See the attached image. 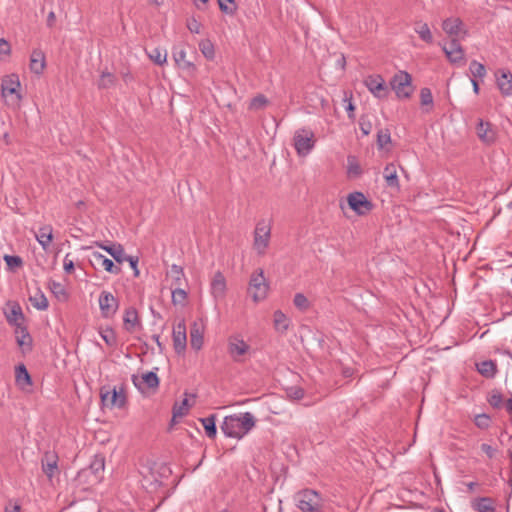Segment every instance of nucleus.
Here are the masks:
<instances>
[{"instance_id": "f257e3e1", "label": "nucleus", "mask_w": 512, "mask_h": 512, "mask_svg": "<svg viewBox=\"0 0 512 512\" xmlns=\"http://www.w3.org/2000/svg\"><path fill=\"white\" fill-rule=\"evenodd\" d=\"M102 408L123 409L127 405L126 387L122 384L119 388L116 386L104 385L99 391Z\"/></svg>"}, {"instance_id": "69168bd1", "label": "nucleus", "mask_w": 512, "mask_h": 512, "mask_svg": "<svg viewBox=\"0 0 512 512\" xmlns=\"http://www.w3.org/2000/svg\"><path fill=\"white\" fill-rule=\"evenodd\" d=\"M125 261H128L130 267L133 269L134 276L137 277L139 275L138 270V257L135 256H126Z\"/></svg>"}, {"instance_id": "7ed1b4c3", "label": "nucleus", "mask_w": 512, "mask_h": 512, "mask_svg": "<svg viewBox=\"0 0 512 512\" xmlns=\"http://www.w3.org/2000/svg\"><path fill=\"white\" fill-rule=\"evenodd\" d=\"M105 467V458L101 454H97L92 459L91 463L88 467L81 469L77 478L79 480H84L86 483L95 484L100 481L102 478V473Z\"/></svg>"}, {"instance_id": "0eeeda50", "label": "nucleus", "mask_w": 512, "mask_h": 512, "mask_svg": "<svg viewBox=\"0 0 512 512\" xmlns=\"http://www.w3.org/2000/svg\"><path fill=\"white\" fill-rule=\"evenodd\" d=\"M347 202L350 209L359 216L368 214L374 207V204L359 191L350 193L347 197Z\"/></svg>"}, {"instance_id": "c756f323", "label": "nucleus", "mask_w": 512, "mask_h": 512, "mask_svg": "<svg viewBox=\"0 0 512 512\" xmlns=\"http://www.w3.org/2000/svg\"><path fill=\"white\" fill-rule=\"evenodd\" d=\"M442 28L449 36L456 37L463 29V22L460 18H447L443 21Z\"/></svg>"}, {"instance_id": "13d9d810", "label": "nucleus", "mask_w": 512, "mask_h": 512, "mask_svg": "<svg viewBox=\"0 0 512 512\" xmlns=\"http://www.w3.org/2000/svg\"><path fill=\"white\" fill-rule=\"evenodd\" d=\"M420 101L422 106H433V96L429 88L424 87L420 90Z\"/></svg>"}, {"instance_id": "052dcab7", "label": "nucleus", "mask_w": 512, "mask_h": 512, "mask_svg": "<svg viewBox=\"0 0 512 512\" xmlns=\"http://www.w3.org/2000/svg\"><path fill=\"white\" fill-rule=\"evenodd\" d=\"M344 95L345 97L343 100L344 102H347L345 109L347 111L348 118L353 121L355 119V105L352 103V93L348 94L347 92H345Z\"/></svg>"}, {"instance_id": "4be33fe9", "label": "nucleus", "mask_w": 512, "mask_h": 512, "mask_svg": "<svg viewBox=\"0 0 512 512\" xmlns=\"http://www.w3.org/2000/svg\"><path fill=\"white\" fill-rule=\"evenodd\" d=\"M95 245L105 250L118 264H122L125 261V257L127 255L125 254L124 248L121 244L95 242Z\"/></svg>"}, {"instance_id": "49530a36", "label": "nucleus", "mask_w": 512, "mask_h": 512, "mask_svg": "<svg viewBox=\"0 0 512 512\" xmlns=\"http://www.w3.org/2000/svg\"><path fill=\"white\" fill-rule=\"evenodd\" d=\"M7 269L10 271H15L16 269L20 268L23 265V260L20 256L17 255H4L3 257Z\"/></svg>"}, {"instance_id": "c85d7f7f", "label": "nucleus", "mask_w": 512, "mask_h": 512, "mask_svg": "<svg viewBox=\"0 0 512 512\" xmlns=\"http://www.w3.org/2000/svg\"><path fill=\"white\" fill-rule=\"evenodd\" d=\"M123 324L125 330L128 332H133L136 326H140V320L136 308L129 307L125 310Z\"/></svg>"}, {"instance_id": "2eb2a0df", "label": "nucleus", "mask_w": 512, "mask_h": 512, "mask_svg": "<svg viewBox=\"0 0 512 512\" xmlns=\"http://www.w3.org/2000/svg\"><path fill=\"white\" fill-rule=\"evenodd\" d=\"M368 90L377 98H385L388 93L385 80L381 75L369 76L365 80Z\"/></svg>"}, {"instance_id": "680f3d73", "label": "nucleus", "mask_w": 512, "mask_h": 512, "mask_svg": "<svg viewBox=\"0 0 512 512\" xmlns=\"http://www.w3.org/2000/svg\"><path fill=\"white\" fill-rule=\"evenodd\" d=\"M267 103H268L267 98L264 95L260 94L251 100L250 108L251 109H262L266 106Z\"/></svg>"}, {"instance_id": "9d476101", "label": "nucleus", "mask_w": 512, "mask_h": 512, "mask_svg": "<svg viewBox=\"0 0 512 512\" xmlns=\"http://www.w3.org/2000/svg\"><path fill=\"white\" fill-rule=\"evenodd\" d=\"M270 240V228L264 223H258L254 231V247L259 255L265 253Z\"/></svg>"}, {"instance_id": "f3484780", "label": "nucleus", "mask_w": 512, "mask_h": 512, "mask_svg": "<svg viewBox=\"0 0 512 512\" xmlns=\"http://www.w3.org/2000/svg\"><path fill=\"white\" fill-rule=\"evenodd\" d=\"M16 342L23 354L29 353L33 349V338L30 335L27 326H18L15 329Z\"/></svg>"}, {"instance_id": "dca6fc26", "label": "nucleus", "mask_w": 512, "mask_h": 512, "mask_svg": "<svg viewBox=\"0 0 512 512\" xmlns=\"http://www.w3.org/2000/svg\"><path fill=\"white\" fill-rule=\"evenodd\" d=\"M20 88V81L17 74L6 75L1 81V93L3 97L8 95L16 94L17 99H21V95L18 93Z\"/></svg>"}, {"instance_id": "bf43d9fd", "label": "nucleus", "mask_w": 512, "mask_h": 512, "mask_svg": "<svg viewBox=\"0 0 512 512\" xmlns=\"http://www.w3.org/2000/svg\"><path fill=\"white\" fill-rule=\"evenodd\" d=\"M149 57L155 64L163 65L166 62L167 54L166 52L162 54L160 49L154 48L149 53Z\"/></svg>"}, {"instance_id": "4d7b16f0", "label": "nucleus", "mask_w": 512, "mask_h": 512, "mask_svg": "<svg viewBox=\"0 0 512 512\" xmlns=\"http://www.w3.org/2000/svg\"><path fill=\"white\" fill-rule=\"evenodd\" d=\"M359 127L363 135L367 136L372 131V123L368 118V115H361L359 118Z\"/></svg>"}, {"instance_id": "a878e982", "label": "nucleus", "mask_w": 512, "mask_h": 512, "mask_svg": "<svg viewBox=\"0 0 512 512\" xmlns=\"http://www.w3.org/2000/svg\"><path fill=\"white\" fill-rule=\"evenodd\" d=\"M211 294L215 299L223 298L226 291V279L222 272L217 271L210 284Z\"/></svg>"}, {"instance_id": "7c9ffc66", "label": "nucleus", "mask_w": 512, "mask_h": 512, "mask_svg": "<svg viewBox=\"0 0 512 512\" xmlns=\"http://www.w3.org/2000/svg\"><path fill=\"white\" fill-rule=\"evenodd\" d=\"M53 228L51 225H45L39 228L38 232L35 234L37 241L42 246L44 250H47L50 243L53 240Z\"/></svg>"}, {"instance_id": "72a5a7b5", "label": "nucleus", "mask_w": 512, "mask_h": 512, "mask_svg": "<svg viewBox=\"0 0 512 512\" xmlns=\"http://www.w3.org/2000/svg\"><path fill=\"white\" fill-rule=\"evenodd\" d=\"M473 510L478 512H494V500L490 497H479L471 502Z\"/></svg>"}, {"instance_id": "aec40b11", "label": "nucleus", "mask_w": 512, "mask_h": 512, "mask_svg": "<svg viewBox=\"0 0 512 512\" xmlns=\"http://www.w3.org/2000/svg\"><path fill=\"white\" fill-rule=\"evenodd\" d=\"M443 50L451 63H458L464 58V50L456 38H452Z\"/></svg>"}, {"instance_id": "f704fd0d", "label": "nucleus", "mask_w": 512, "mask_h": 512, "mask_svg": "<svg viewBox=\"0 0 512 512\" xmlns=\"http://www.w3.org/2000/svg\"><path fill=\"white\" fill-rule=\"evenodd\" d=\"M236 418H238L239 420L238 423L243 436L247 434L255 426V417L250 412H245L236 415Z\"/></svg>"}, {"instance_id": "412c9836", "label": "nucleus", "mask_w": 512, "mask_h": 512, "mask_svg": "<svg viewBox=\"0 0 512 512\" xmlns=\"http://www.w3.org/2000/svg\"><path fill=\"white\" fill-rule=\"evenodd\" d=\"M46 67V56L41 49H34L30 55L29 68L36 75H41Z\"/></svg>"}, {"instance_id": "0e129e2a", "label": "nucleus", "mask_w": 512, "mask_h": 512, "mask_svg": "<svg viewBox=\"0 0 512 512\" xmlns=\"http://www.w3.org/2000/svg\"><path fill=\"white\" fill-rule=\"evenodd\" d=\"M187 28L191 33L199 34L201 24L195 18H191L187 21Z\"/></svg>"}, {"instance_id": "c9c22d12", "label": "nucleus", "mask_w": 512, "mask_h": 512, "mask_svg": "<svg viewBox=\"0 0 512 512\" xmlns=\"http://www.w3.org/2000/svg\"><path fill=\"white\" fill-rule=\"evenodd\" d=\"M167 275L172 278L171 287H181L185 281L183 268L179 265L173 264Z\"/></svg>"}, {"instance_id": "a18cd8bd", "label": "nucleus", "mask_w": 512, "mask_h": 512, "mask_svg": "<svg viewBox=\"0 0 512 512\" xmlns=\"http://www.w3.org/2000/svg\"><path fill=\"white\" fill-rule=\"evenodd\" d=\"M469 70H470V72H471V74L473 76L472 79H476V78L482 79L486 75V68H485V66L482 63H480V62H478L476 60H472L470 62Z\"/></svg>"}, {"instance_id": "cd10ccee", "label": "nucleus", "mask_w": 512, "mask_h": 512, "mask_svg": "<svg viewBox=\"0 0 512 512\" xmlns=\"http://www.w3.org/2000/svg\"><path fill=\"white\" fill-rule=\"evenodd\" d=\"M190 345L196 351L203 346V327L197 322H193L190 327Z\"/></svg>"}, {"instance_id": "20e7f679", "label": "nucleus", "mask_w": 512, "mask_h": 512, "mask_svg": "<svg viewBox=\"0 0 512 512\" xmlns=\"http://www.w3.org/2000/svg\"><path fill=\"white\" fill-rule=\"evenodd\" d=\"M390 86L399 99H408L414 91L412 76L406 71H398L390 80Z\"/></svg>"}, {"instance_id": "de8ad7c7", "label": "nucleus", "mask_w": 512, "mask_h": 512, "mask_svg": "<svg viewBox=\"0 0 512 512\" xmlns=\"http://www.w3.org/2000/svg\"><path fill=\"white\" fill-rule=\"evenodd\" d=\"M116 78L110 72H102L98 81V87L100 89H108L115 84Z\"/></svg>"}, {"instance_id": "e2e57ef3", "label": "nucleus", "mask_w": 512, "mask_h": 512, "mask_svg": "<svg viewBox=\"0 0 512 512\" xmlns=\"http://www.w3.org/2000/svg\"><path fill=\"white\" fill-rule=\"evenodd\" d=\"M304 390L300 387H290L287 389V395L294 400H301L304 397Z\"/></svg>"}, {"instance_id": "1a4fd4ad", "label": "nucleus", "mask_w": 512, "mask_h": 512, "mask_svg": "<svg viewBox=\"0 0 512 512\" xmlns=\"http://www.w3.org/2000/svg\"><path fill=\"white\" fill-rule=\"evenodd\" d=\"M99 307L101 316L105 319L112 318L118 308H119V300L114 297L113 294L109 291L103 290L99 295Z\"/></svg>"}, {"instance_id": "3c124183", "label": "nucleus", "mask_w": 512, "mask_h": 512, "mask_svg": "<svg viewBox=\"0 0 512 512\" xmlns=\"http://www.w3.org/2000/svg\"><path fill=\"white\" fill-rule=\"evenodd\" d=\"M219 4V9L221 12L228 14V15H234L237 6L234 2V0H217Z\"/></svg>"}, {"instance_id": "a211bd4d", "label": "nucleus", "mask_w": 512, "mask_h": 512, "mask_svg": "<svg viewBox=\"0 0 512 512\" xmlns=\"http://www.w3.org/2000/svg\"><path fill=\"white\" fill-rule=\"evenodd\" d=\"M238 422L239 420L238 418H236V415L226 416L221 425L222 432L227 437L241 439L243 437V434L240 430Z\"/></svg>"}, {"instance_id": "c03bdc74", "label": "nucleus", "mask_w": 512, "mask_h": 512, "mask_svg": "<svg viewBox=\"0 0 512 512\" xmlns=\"http://www.w3.org/2000/svg\"><path fill=\"white\" fill-rule=\"evenodd\" d=\"M190 405L188 403V399L185 398L181 403L175 402L172 408L173 418L177 419L178 417L185 416L189 411Z\"/></svg>"}, {"instance_id": "423d86ee", "label": "nucleus", "mask_w": 512, "mask_h": 512, "mask_svg": "<svg viewBox=\"0 0 512 512\" xmlns=\"http://www.w3.org/2000/svg\"><path fill=\"white\" fill-rule=\"evenodd\" d=\"M294 147L300 156H306L315 144L314 133L311 130H297L293 137Z\"/></svg>"}, {"instance_id": "ea45409f", "label": "nucleus", "mask_w": 512, "mask_h": 512, "mask_svg": "<svg viewBox=\"0 0 512 512\" xmlns=\"http://www.w3.org/2000/svg\"><path fill=\"white\" fill-rule=\"evenodd\" d=\"M29 300L32 303L33 307L36 308L37 310L43 311L46 310L49 306L48 300L40 288H37L35 295L31 296Z\"/></svg>"}, {"instance_id": "b1692460", "label": "nucleus", "mask_w": 512, "mask_h": 512, "mask_svg": "<svg viewBox=\"0 0 512 512\" xmlns=\"http://www.w3.org/2000/svg\"><path fill=\"white\" fill-rule=\"evenodd\" d=\"M42 470L45 473V475L52 479L55 472L58 470V456L57 454L53 452H45L42 460Z\"/></svg>"}, {"instance_id": "58836bf2", "label": "nucleus", "mask_w": 512, "mask_h": 512, "mask_svg": "<svg viewBox=\"0 0 512 512\" xmlns=\"http://www.w3.org/2000/svg\"><path fill=\"white\" fill-rule=\"evenodd\" d=\"M273 322L275 329L281 333L286 332L289 327V320L281 310L274 312Z\"/></svg>"}, {"instance_id": "6e6d98bb", "label": "nucleus", "mask_w": 512, "mask_h": 512, "mask_svg": "<svg viewBox=\"0 0 512 512\" xmlns=\"http://www.w3.org/2000/svg\"><path fill=\"white\" fill-rule=\"evenodd\" d=\"M348 174L351 176H359L362 173V169L354 156L348 157Z\"/></svg>"}, {"instance_id": "bb28decb", "label": "nucleus", "mask_w": 512, "mask_h": 512, "mask_svg": "<svg viewBox=\"0 0 512 512\" xmlns=\"http://www.w3.org/2000/svg\"><path fill=\"white\" fill-rule=\"evenodd\" d=\"M92 257L98 265L105 269V271L115 275L121 273V267L116 265L111 259L105 257L103 254L99 252H93Z\"/></svg>"}, {"instance_id": "864d4df0", "label": "nucleus", "mask_w": 512, "mask_h": 512, "mask_svg": "<svg viewBox=\"0 0 512 512\" xmlns=\"http://www.w3.org/2000/svg\"><path fill=\"white\" fill-rule=\"evenodd\" d=\"M474 424L479 428V429H482V430H486L490 427L491 425V417L486 414V413H482V414H477L475 417H474Z\"/></svg>"}, {"instance_id": "393cba45", "label": "nucleus", "mask_w": 512, "mask_h": 512, "mask_svg": "<svg viewBox=\"0 0 512 512\" xmlns=\"http://www.w3.org/2000/svg\"><path fill=\"white\" fill-rule=\"evenodd\" d=\"M5 317L9 325L14 326L15 329L18 328V326H23V321L25 319V316L23 314L21 306L14 302L10 310L5 312Z\"/></svg>"}, {"instance_id": "6ab92c4d", "label": "nucleus", "mask_w": 512, "mask_h": 512, "mask_svg": "<svg viewBox=\"0 0 512 512\" xmlns=\"http://www.w3.org/2000/svg\"><path fill=\"white\" fill-rule=\"evenodd\" d=\"M476 133L479 139L485 144H492L496 141V132L493 130L492 124L483 121V119H478Z\"/></svg>"}, {"instance_id": "79ce46f5", "label": "nucleus", "mask_w": 512, "mask_h": 512, "mask_svg": "<svg viewBox=\"0 0 512 512\" xmlns=\"http://www.w3.org/2000/svg\"><path fill=\"white\" fill-rule=\"evenodd\" d=\"M48 288L53 293V295L59 300H67L68 294L66 292L65 287L55 280H50L48 283Z\"/></svg>"}, {"instance_id": "f03ea898", "label": "nucleus", "mask_w": 512, "mask_h": 512, "mask_svg": "<svg viewBox=\"0 0 512 512\" xmlns=\"http://www.w3.org/2000/svg\"><path fill=\"white\" fill-rule=\"evenodd\" d=\"M294 500L302 512H319L322 506L320 494L312 489L299 491Z\"/></svg>"}, {"instance_id": "e433bc0d", "label": "nucleus", "mask_w": 512, "mask_h": 512, "mask_svg": "<svg viewBox=\"0 0 512 512\" xmlns=\"http://www.w3.org/2000/svg\"><path fill=\"white\" fill-rule=\"evenodd\" d=\"M200 421L204 427L206 435L209 438L214 439L217 434L216 415L211 414L208 417L201 418Z\"/></svg>"}, {"instance_id": "5701e85b", "label": "nucleus", "mask_w": 512, "mask_h": 512, "mask_svg": "<svg viewBox=\"0 0 512 512\" xmlns=\"http://www.w3.org/2000/svg\"><path fill=\"white\" fill-rule=\"evenodd\" d=\"M15 384L21 390H26L27 387L33 384L32 377L23 363L15 367Z\"/></svg>"}, {"instance_id": "473e14b6", "label": "nucleus", "mask_w": 512, "mask_h": 512, "mask_svg": "<svg viewBox=\"0 0 512 512\" xmlns=\"http://www.w3.org/2000/svg\"><path fill=\"white\" fill-rule=\"evenodd\" d=\"M383 176L386 181V185L391 188H399V180L397 175L396 165L394 163H388L383 171Z\"/></svg>"}, {"instance_id": "ddd939ff", "label": "nucleus", "mask_w": 512, "mask_h": 512, "mask_svg": "<svg viewBox=\"0 0 512 512\" xmlns=\"http://www.w3.org/2000/svg\"><path fill=\"white\" fill-rule=\"evenodd\" d=\"M132 382L138 388V390L143 392L145 388L157 389L160 380L155 372L149 371L144 373L141 377L133 375Z\"/></svg>"}, {"instance_id": "8fccbe9b", "label": "nucleus", "mask_w": 512, "mask_h": 512, "mask_svg": "<svg viewBox=\"0 0 512 512\" xmlns=\"http://www.w3.org/2000/svg\"><path fill=\"white\" fill-rule=\"evenodd\" d=\"M172 289V303L174 305L184 304L187 299V292L181 287H171Z\"/></svg>"}, {"instance_id": "a19ab883", "label": "nucleus", "mask_w": 512, "mask_h": 512, "mask_svg": "<svg viewBox=\"0 0 512 512\" xmlns=\"http://www.w3.org/2000/svg\"><path fill=\"white\" fill-rule=\"evenodd\" d=\"M487 402L491 407L500 409L504 405L503 395L498 389L491 390L487 395Z\"/></svg>"}, {"instance_id": "2f4dec72", "label": "nucleus", "mask_w": 512, "mask_h": 512, "mask_svg": "<svg viewBox=\"0 0 512 512\" xmlns=\"http://www.w3.org/2000/svg\"><path fill=\"white\" fill-rule=\"evenodd\" d=\"M477 371L485 378L492 379L498 372L497 364L493 360H485L476 364Z\"/></svg>"}, {"instance_id": "338daca9", "label": "nucleus", "mask_w": 512, "mask_h": 512, "mask_svg": "<svg viewBox=\"0 0 512 512\" xmlns=\"http://www.w3.org/2000/svg\"><path fill=\"white\" fill-rule=\"evenodd\" d=\"M69 256L70 254H66L65 258H64V271L67 273V274H71L74 269H75V265H74V262L73 260L69 259Z\"/></svg>"}, {"instance_id": "4c0bfd02", "label": "nucleus", "mask_w": 512, "mask_h": 512, "mask_svg": "<svg viewBox=\"0 0 512 512\" xmlns=\"http://www.w3.org/2000/svg\"><path fill=\"white\" fill-rule=\"evenodd\" d=\"M414 30L422 41L426 43L433 42V36L427 23L421 21L415 22Z\"/></svg>"}, {"instance_id": "6e6552de", "label": "nucleus", "mask_w": 512, "mask_h": 512, "mask_svg": "<svg viewBox=\"0 0 512 512\" xmlns=\"http://www.w3.org/2000/svg\"><path fill=\"white\" fill-rule=\"evenodd\" d=\"M250 351V346L239 336L228 339L227 352L236 363L244 362V356Z\"/></svg>"}, {"instance_id": "4468645a", "label": "nucleus", "mask_w": 512, "mask_h": 512, "mask_svg": "<svg viewBox=\"0 0 512 512\" xmlns=\"http://www.w3.org/2000/svg\"><path fill=\"white\" fill-rule=\"evenodd\" d=\"M172 56L178 68L189 73L196 71V66L190 60L186 59V49L184 45H176L172 49Z\"/></svg>"}, {"instance_id": "37998d69", "label": "nucleus", "mask_w": 512, "mask_h": 512, "mask_svg": "<svg viewBox=\"0 0 512 512\" xmlns=\"http://www.w3.org/2000/svg\"><path fill=\"white\" fill-rule=\"evenodd\" d=\"M199 49L208 60H213L215 57V49L213 43L209 39H203L199 43Z\"/></svg>"}, {"instance_id": "39448f33", "label": "nucleus", "mask_w": 512, "mask_h": 512, "mask_svg": "<svg viewBox=\"0 0 512 512\" xmlns=\"http://www.w3.org/2000/svg\"><path fill=\"white\" fill-rule=\"evenodd\" d=\"M269 290V283L264 276L263 269L259 268L252 273L249 282V292L255 302L264 300Z\"/></svg>"}, {"instance_id": "603ef678", "label": "nucleus", "mask_w": 512, "mask_h": 512, "mask_svg": "<svg viewBox=\"0 0 512 512\" xmlns=\"http://www.w3.org/2000/svg\"><path fill=\"white\" fill-rule=\"evenodd\" d=\"M101 338L108 346H115L117 343L116 334L114 330L110 327L103 329L100 331Z\"/></svg>"}, {"instance_id": "9b49d317", "label": "nucleus", "mask_w": 512, "mask_h": 512, "mask_svg": "<svg viewBox=\"0 0 512 512\" xmlns=\"http://www.w3.org/2000/svg\"><path fill=\"white\" fill-rule=\"evenodd\" d=\"M173 347L175 352L180 355L183 354L187 346L186 325L184 320L179 322L174 328L172 333Z\"/></svg>"}, {"instance_id": "5fc2aeb1", "label": "nucleus", "mask_w": 512, "mask_h": 512, "mask_svg": "<svg viewBox=\"0 0 512 512\" xmlns=\"http://www.w3.org/2000/svg\"><path fill=\"white\" fill-rule=\"evenodd\" d=\"M295 307L301 311H305L309 308V301L307 297L302 293H296L293 299Z\"/></svg>"}, {"instance_id": "09e8293b", "label": "nucleus", "mask_w": 512, "mask_h": 512, "mask_svg": "<svg viewBox=\"0 0 512 512\" xmlns=\"http://www.w3.org/2000/svg\"><path fill=\"white\" fill-rule=\"evenodd\" d=\"M390 142H391L390 130L388 128L380 129L377 132V146H378V149H383Z\"/></svg>"}, {"instance_id": "f8f14e48", "label": "nucleus", "mask_w": 512, "mask_h": 512, "mask_svg": "<svg viewBox=\"0 0 512 512\" xmlns=\"http://www.w3.org/2000/svg\"><path fill=\"white\" fill-rule=\"evenodd\" d=\"M497 87L505 97L512 96V73L509 69L502 68L495 72Z\"/></svg>"}, {"instance_id": "774afa93", "label": "nucleus", "mask_w": 512, "mask_h": 512, "mask_svg": "<svg viewBox=\"0 0 512 512\" xmlns=\"http://www.w3.org/2000/svg\"><path fill=\"white\" fill-rule=\"evenodd\" d=\"M0 54H3V55L11 54V46H10L9 42L4 38H0Z\"/></svg>"}]
</instances>
